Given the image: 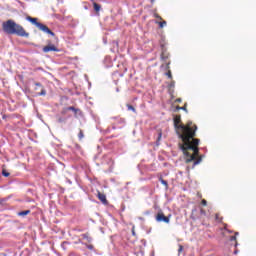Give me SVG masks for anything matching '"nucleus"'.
Here are the masks:
<instances>
[{"label": "nucleus", "mask_w": 256, "mask_h": 256, "mask_svg": "<svg viewBox=\"0 0 256 256\" xmlns=\"http://www.w3.org/2000/svg\"><path fill=\"white\" fill-rule=\"evenodd\" d=\"M168 58H169L168 55H166L164 52H162L161 59L166 60Z\"/></svg>", "instance_id": "6ab92c4d"}, {"label": "nucleus", "mask_w": 256, "mask_h": 256, "mask_svg": "<svg viewBox=\"0 0 256 256\" xmlns=\"http://www.w3.org/2000/svg\"><path fill=\"white\" fill-rule=\"evenodd\" d=\"M201 204H202V206L206 207L207 206V200L203 199Z\"/></svg>", "instance_id": "5701e85b"}, {"label": "nucleus", "mask_w": 256, "mask_h": 256, "mask_svg": "<svg viewBox=\"0 0 256 256\" xmlns=\"http://www.w3.org/2000/svg\"><path fill=\"white\" fill-rule=\"evenodd\" d=\"M68 111H70L68 108H63L61 114L65 115Z\"/></svg>", "instance_id": "412c9836"}, {"label": "nucleus", "mask_w": 256, "mask_h": 256, "mask_svg": "<svg viewBox=\"0 0 256 256\" xmlns=\"http://www.w3.org/2000/svg\"><path fill=\"white\" fill-rule=\"evenodd\" d=\"M181 110H183V111H187L186 106H176V108H175V112H177V111H181Z\"/></svg>", "instance_id": "ddd939ff"}, {"label": "nucleus", "mask_w": 256, "mask_h": 256, "mask_svg": "<svg viewBox=\"0 0 256 256\" xmlns=\"http://www.w3.org/2000/svg\"><path fill=\"white\" fill-rule=\"evenodd\" d=\"M181 101H182L181 98L176 99V102H178V103H181Z\"/></svg>", "instance_id": "bb28decb"}, {"label": "nucleus", "mask_w": 256, "mask_h": 256, "mask_svg": "<svg viewBox=\"0 0 256 256\" xmlns=\"http://www.w3.org/2000/svg\"><path fill=\"white\" fill-rule=\"evenodd\" d=\"M81 236H82L83 239H85L88 243H91L92 240H93L89 233L83 234V235H81Z\"/></svg>", "instance_id": "1a4fd4ad"}, {"label": "nucleus", "mask_w": 256, "mask_h": 256, "mask_svg": "<svg viewBox=\"0 0 256 256\" xmlns=\"http://www.w3.org/2000/svg\"><path fill=\"white\" fill-rule=\"evenodd\" d=\"M58 122H59V123H65V122H66V119H65V118H62V117H58Z\"/></svg>", "instance_id": "aec40b11"}, {"label": "nucleus", "mask_w": 256, "mask_h": 256, "mask_svg": "<svg viewBox=\"0 0 256 256\" xmlns=\"http://www.w3.org/2000/svg\"><path fill=\"white\" fill-rule=\"evenodd\" d=\"M43 52L48 53V52H59L57 46L55 44H48L47 46L43 47Z\"/></svg>", "instance_id": "39448f33"}, {"label": "nucleus", "mask_w": 256, "mask_h": 256, "mask_svg": "<svg viewBox=\"0 0 256 256\" xmlns=\"http://www.w3.org/2000/svg\"><path fill=\"white\" fill-rule=\"evenodd\" d=\"M30 213H31L30 210H24V211L19 212V216L24 217V216L29 215Z\"/></svg>", "instance_id": "f8f14e48"}, {"label": "nucleus", "mask_w": 256, "mask_h": 256, "mask_svg": "<svg viewBox=\"0 0 256 256\" xmlns=\"http://www.w3.org/2000/svg\"><path fill=\"white\" fill-rule=\"evenodd\" d=\"M167 68H168V69L170 68V63H167Z\"/></svg>", "instance_id": "c756f323"}, {"label": "nucleus", "mask_w": 256, "mask_h": 256, "mask_svg": "<svg viewBox=\"0 0 256 256\" xmlns=\"http://www.w3.org/2000/svg\"><path fill=\"white\" fill-rule=\"evenodd\" d=\"M182 249H183V247H182V246H180L178 251H179V252H181V251H182Z\"/></svg>", "instance_id": "c85d7f7f"}, {"label": "nucleus", "mask_w": 256, "mask_h": 256, "mask_svg": "<svg viewBox=\"0 0 256 256\" xmlns=\"http://www.w3.org/2000/svg\"><path fill=\"white\" fill-rule=\"evenodd\" d=\"M86 248H88V250H93V249H94V246H93V245H88V244H86Z\"/></svg>", "instance_id": "b1692460"}, {"label": "nucleus", "mask_w": 256, "mask_h": 256, "mask_svg": "<svg viewBox=\"0 0 256 256\" xmlns=\"http://www.w3.org/2000/svg\"><path fill=\"white\" fill-rule=\"evenodd\" d=\"M170 80L173 79L172 71L168 70L167 73L165 74Z\"/></svg>", "instance_id": "4468645a"}, {"label": "nucleus", "mask_w": 256, "mask_h": 256, "mask_svg": "<svg viewBox=\"0 0 256 256\" xmlns=\"http://www.w3.org/2000/svg\"><path fill=\"white\" fill-rule=\"evenodd\" d=\"M79 242L82 243L81 240H79Z\"/></svg>", "instance_id": "7c9ffc66"}, {"label": "nucleus", "mask_w": 256, "mask_h": 256, "mask_svg": "<svg viewBox=\"0 0 256 256\" xmlns=\"http://www.w3.org/2000/svg\"><path fill=\"white\" fill-rule=\"evenodd\" d=\"M155 18L159 19V20H163V18L160 15H158V14H155Z\"/></svg>", "instance_id": "393cba45"}, {"label": "nucleus", "mask_w": 256, "mask_h": 256, "mask_svg": "<svg viewBox=\"0 0 256 256\" xmlns=\"http://www.w3.org/2000/svg\"><path fill=\"white\" fill-rule=\"evenodd\" d=\"M162 137V133H159L158 139H161Z\"/></svg>", "instance_id": "cd10ccee"}, {"label": "nucleus", "mask_w": 256, "mask_h": 256, "mask_svg": "<svg viewBox=\"0 0 256 256\" xmlns=\"http://www.w3.org/2000/svg\"><path fill=\"white\" fill-rule=\"evenodd\" d=\"M2 28L8 35H17L19 37L29 38V32H27L22 25L16 23L12 19L3 22Z\"/></svg>", "instance_id": "f03ea898"}, {"label": "nucleus", "mask_w": 256, "mask_h": 256, "mask_svg": "<svg viewBox=\"0 0 256 256\" xmlns=\"http://www.w3.org/2000/svg\"><path fill=\"white\" fill-rule=\"evenodd\" d=\"M237 235H239L238 232L235 233V236L230 237V241L235 242V247H237Z\"/></svg>", "instance_id": "9b49d317"}, {"label": "nucleus", "mask_w": 256, "mask_h": 256, "mask_svg": "<svg viewBox=\"0 0 256 256\" xmlns=\"http://www.w3.org/2000/svg\"><path fill=\"white\" fill-rule=\"evenodd\" d=\"M26 21L36 26L40 31L55 37V32H53L47 25L38 22V18H33L31 16H26Z\"/></svg>", "instance_id": "7ed1b4c3"}, {"label": "nucleus", "mask_w": 256, "mask_h": 256, "mask_svg": "<svg viewBox=\"0 0 256 256\" xmlns=\"http://www.w3.org/2000/svg\"><path fill=\"white\" fill-rule=\"evenodd\" d=\"M97 197H98L99 201H101L102 204H104V205L108 204L107 196L105 194H103L102 192L97 191Z\"/></svg>", "instance_id": "0eeeda50"}, {"label": "nucleus", "mask_w": 256, "mask_h": 256, "mask_svg": "<svg viewBox=\"0 0 256 256\" xmlns=\"http://www.w3.org/2000/svg\"><path fill=\"white\" fill-rule=\"evenodd\" d=\"M2 175L4 177H9L10 176V174L8 172H6L5 170H3Z\"/></svg>", "instance_id": "4be33fe9"}, {"label": "nucleus", "mask_w": 256, "mask_h": 256, "mask_svg": "<svg viewBox=\"0 0 256 256\" xmlns=\"http://www.w3.org/2000/svg\"><path fill=\"white\" fill-rule=\"evenodd\" d=\"M93 8H94L96 13H99V11L101 10V5H99L96 2H93Z\"/></svg>", "instance_id": "9d476101"}, {"label": "nucleus", "mask_w": 256, "mask_h": 256, "mask_svg": "<svg viewBox=\"0 0 256 256\" xmlns=\"http://www.w3.org/2000/svg\"><path fill=\"white\" fill-rule=\"evenodd\" d=\"M160 182H161V184H163L164 186L168 187V182L165 181L164 179L160 178Z\"/></svg>", "instance_id": "a211bd4d"}, {"label": "nucleus", "mask_w": 256, "mask_h": 256, "mask_svg": "<svg viewBox=\"0 0 256 256\" xmlns=\"http://www.w3.org/2000/svg\"><path fill=\"white\" fill-rule=\"evenodd\" d=\"M68 110L69 111H73L75 113V116H77V114H81L82 112L79 110V108H74V106H68Z\"/></svg>", "instance_id": "6e6552de"}, {"label": "nucleus", "mask_w": 256, "mask_h": 256, "mask_svg": "<svg viewBox=\"0 0 256 256\" xmlns=\"http://www.w3.org/2000/svg\"><path fill=\"white\" fill-rule=\"evenodd\" d=\"M174 128L182 143L179 144L180 150L185 156L187 164L194 162L193 167L200 164L202 157L199 156L200 139L196 137L197 125L189 121L186 125L181 124V116L175 115L173 118Z\"/></svg>", "instance_id": "f257e3e1"}, {"label": "nucleus", "mask_w": 256, "mask_h": 256, "mask_svg": "<svg viewBox=\"0 0 256 256\" xmlns=\"http://www.w3.org/2000/svg\"><path fill=\"white\" fill-rule=\"evenodd\" d=\"M165 26H167L166 21L159 22V28L163 29Z\"/></svg>", "instance_id": "dca6fc26"}, {"label": "nucleus", "mask_w": 256, "mask_h": 256, "mask_svg": "<svg viewBox=\"0 0 256 256\" xmlns=\"http://www.w3.org/2000/svg\"><path fill=\"white\" fill-rule=\"evenodd\" d=\"M79 140L81 141L84 138V133L82 130H80L79 134H78Z\"/></svg>", "instance_id": "f3484780"}, {"label": "nucleus", "mask_w": 256, "mask_h": 256, "mask_svg": "<svg viewBox=\"0 0 256 256\" xmlns=\"http://www.w3.org/2000/svg\"><path fill=\"white\" fill-rule=\"evenodd\" d=\"M156 221L157 222H164L166 224L170 223V217L169 216H165V214L163 212H158L156 215Z\"/></svg>", "instance_id": "20e7f679"}, {"label": "nucleus", "mask_w": 256, "mask_h": 256, "mask_svg": "<svg viewBox=\"0 0 256 256\" xmlns=\"http://www.w3.org/2000/svg\"><path fill=\"white\" fill-rule=\"evenodd\" d=\"M200 212H201V215L206 216V211L204 209H201Z\"/></svg>", "instance_id": "a878e982"}, {"label": "nucleus", "mask_w": 256, "mask_h": 256, "mask_svg": "<svg viewBox=\"0 0 256 256\" xmlns=\"http://www.w3.org/2000/svg\"><path fill=\"white\" fill-rule=\"evenodd\" d=\"M127 108L129 111H133L134 113H136V108H134V106H131V104H127Z\"/></svg>", "instance_id": "2eb2a0df"}, {"label": "nucleus", "mask_w": 256, "mask_h": 256, "mask_svg": "<svg viewBox=\"0 0 256 256\" xmlns=\"http://www.w3.org/2000/svg\"><path fill=\"white\" fill-rule=\"evenodd\" d=\"M35 90H38V88H41V91L37 93V96H46L47 95V91L46 89L42 86L41 83L36 82L35 83Z\"/></svg>", "instance_id": "423d86ee"}]
</instances>
